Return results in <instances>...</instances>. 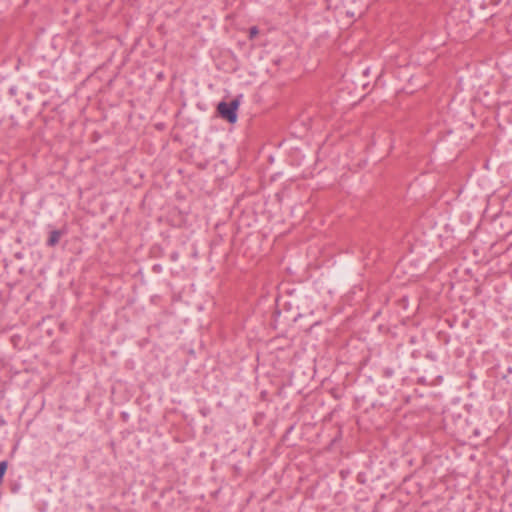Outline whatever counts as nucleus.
Returning a JSON list of instances; mask_svg holds the SVG:
<instances>
[{
	"label": "nucleus",
	"instance_id": "nucleus-1",
	"mask_svg": "<svg viewBox=\"0 0 512 512\" xmlns=\"http://www.w3.org/2000/svg\"><path fill=\"white\" fill-rule=\"evenodd\" d=\"M240 105V100L235 98L230 102L221 101L217 105V113L218 115L226 120L227 122L234 124L238 119V108Z\"/></svg>",
	"mask_w": 512,
	"mask_h": 512
},
{
	"label": "nucleus",
	"instance_id": "nucleus-2",
	"mask_svg": "<svg viewBox=\"0 0 512 512\" xmlns=\"http://www.w3.org/2000/svg\"><path fill=\"white\" fill-rule=\"evenodd\" d=\"M63 232L61 230H53L49 233V237L47 239L46 245L48 247H54L59 243V240Z\"/></svg>",
	"mask_w": 512,
	"mask_h": 512
},
{
	"label": "nucleus",
	"instance_id": "nucleus-3",
	"mask_svg": "<svg viewBox=\"0 0 512 512\" xmlns=\"http://www.w3.org/2000/svg\"><path fill=\"white\" fill-rule=\"evenodd\" d=\"M258 34H259V29L257 26H252L249 28L248 38L250 40H253Z\"/></svg>",
	"mask_w": 512,
	"mask_h": 512
},
{
	"label": "nucleus",
	"instance_id": "nucleus-4",
	"mask_svg": "<svg viewBox=\"0 0 512 512\" xmlns=\"http://www.w3.org/2000/svg\"><path fill=\"white\" fill-rule=\"evenodd\" d=\"M425 358H427L428 360L430 361H437L438 359V356L435 352L433 351H428L426 354H425Z\"/></svg>",
	"mask_w": 512,
	"mask_h": 512
},
{
	"label": "nucleus",
	"instance_id": "nucleus-5",
	"mask_svg": "<svg viewBox=\"0 0 512 512\" xmlns=\"http://www.w3.org/2000/svg\"><path fill=\"white\" fill-rule=\"evenodd\" d=\"M163 271V267L161 264H154L152 266V272L156 274H160Z\"/></svg>",
	"mask_w": 512,
	"mask_h": 512
},
{
	"label": "nucleus",
	"instance_id": "nucleus-6",
	"mask_svg": "<svg viewBox=\"0 0 512 512\" xmlns=\"http://www.w3.org/2000/svg\"><path fill=\"white\" fill-rule=\"evenodd\" d=\"M169 259L172 261V262H176L178 261L179 259V253L177 251H173L170 256H169Z\"/></svg>",
	"mask_w": 512,
	"mask_h": 512
},
{
	"label": "nucleus",
	"instance_id": "nucleus-7",
	"mask_svg": "<svg viewBox=\"0 0 512 512\" xmlns=\"http://www.w3.org/2000/svg\"><path fill=\"white\" fill-rule=\"evenodd\" d=\"M502 0H491L493 5H498Z\"/></svg>",
	"mask_w": 512,
	"mask_h": 512
},
{
	"label": "nucleus",
	"instance_id": "nucleus-8",
	"mask_svg": "<svg viewBox=\"0 0 512 512\" xmlns=\"http://www.w3.org/2000/svg\"><path fill=\"white\" fill-rule=\"evenodd\" d=\"M417 354H418V351H416V350H415V351H413V352H412V354H411V355H412V357H413V358H416V357H417Z\"/></svg>",
	"mask_w": 512,
	"mask_h": 512
},
{
	"label": "nucleus",
	"instance_id": "nucleus-9",
	"mask_svg": "<svg viewBox=\"0 0 512 512\" xmlns=\"http://www.w3.org/2000/svg\"><path fill=\"white\" fill-rule=\"evenodd\" d=\"M123 417L124 418H127V414L126 413H122Z\"/></svg>",
	"mask_w": 512,
	"mask_h": 512
}]
</instances>
